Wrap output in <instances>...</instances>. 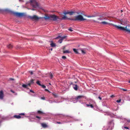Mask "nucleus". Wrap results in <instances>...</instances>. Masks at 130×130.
<instances>
[{"mask_svg": "<svg viewBox=\"0 0 130 130\" xmlns=\"http://www.w3.org/2000/svg\"><path fill=\"white\" fill-rule=\"evenodd\" d=\"M44 18L45 20H51L53 21H56L58 19H60L59 17L54 14H51L48 15H45Z\"/></svg>", "mask_w": 130, "mask_h": 130, "instance_id": "nucleus-1", "label": "nucleus"}, {"mask_svg": "<svg viewBox=\"0 0 130 130\" xmlns=\"http://www.w3.org/2000/svg\"><path fill=\"white\" fill-rule=\"evenodd\" d=\"M113 27L117 28L118 29L125 31L130 33V26H126L125 27L120 26L116 25H113Z\"/></svg>", "mask_w": 130, "mask_h": 130, "instance_id": "nucleus-2", "label": "nucleus"}, {"mask_svg": "<svg viewBox=\"0 0 130 130\" xmlns=\"http://www.w3.org/2000/svg\"><path fill=\"white\" fill-rule=\"evenodd\" d=\"M68 19L74 21H83L86 20V19H84L81 15H78L75 17L74 19L67 18Z\"/></svg>", "mask_w": 130, "mask_h": 130, "instance_id": "nucleus-3", "label": "nucleus"}, {"mask_svg": "<svg viewBox=\"0 0 130 130\" xmlns=\"http://www.w3.org/2000/svg\"><path fill=\"white\" fill-rule=\"evenodd\" d=\"M31 5L35 8L38 7V6L37 3L35 0H31L30 1Z\"/></svg>", "mask_w": 130, "mask_h": 130, "instance_id": "nucleus-4", "label": "nucleus"}, {"mask_svg": "<svg viewBox=\"0 0 130 130\" xmlns=\"http://www.w3.org/2000/svg\"><path fill=\"white\" fill-rule=\"evenodd\" d=\"M28 18L31 20H38L41 18H39L36 15H34L32 16H29Z\"/></svg>", "mask_w": 130, "mask_h": 130, "instance_id": "nucleus-5", "label": "nucleus"}, {"mask_svg": "<svg viewBox=\"0 0 130 130\" xmlns=\"http://www.w3.org/2000/svg\"><path fill=\"white\" fill-rule=\"evenodd\" d=\"M13 13L14 15L19 17H22L23 15V13H21L13 12Z\"/></svg>", "mask_w": 130, "mask_h": 130, "instance_id": "nucleus-6", "label": "nucleus"}, {"mask_svg": "<svg viewBox=\"0 0 130 130\" xmlns=\"http://www.w3.org/2000/svg\"><path fill=\"white\" fill-rule=\"evenodd\" d=\"M121 24L122 25H125L127 24V21L126 19H122L120 20Z\"/></svg>", "mask_w": 130, "mask_h": 130, "instance_id": "nucleus-7", "label": "nucleus"}, {"mask_svg": "<svg viewBox=\"0 0 130 130\" xmlns=\"http://www.w3.org/2000/svg\"><path fill=\"white\" fill-rule=\"evenodd\" d=\"M74 13L73 11H64L63 12V13L65 15H66L67 14H69L70 15H73V14Z\"/></svg>", "mask_w": 130, "mask_h": 130, "instance_id": "nucleus-8", "label": "nucleus"}, {"mask_svg": "<svg viewBox=\"0 0 130 130\" xmlns=\"http://www.w3.org/2000/svg\"><path fill=\"white\" fill-rule=\"evenodd\" d=\"M67 37V36H65L62 37H61L60 36H59L55 38V39H58L60 38L61 40H62V41L64 39H66Z\"/></svg>", "mask_w": 130, "mask_h": 130, "instance_id": "nucleus-9", "label": "nucleus"}, {"mask_svg": "<svg viewBox=\"0 0 130 130\" xmlns=\"http://www.w3.org/2000/svg\"><path fill=\"white\" fill-rule=\"evenodd\" d=\"M4 97V94L2 90L0 91V99H3Z\"/></svg>", "mask_w": 130, "mask_h": 130, "instance_id": "nucleus-10", "label": "nucleus"}, {"mask_svg": "<svg viewBox=\"0 0 130 130\" xmlns=\"http://www.w3.org/2000/svg\"><path fill=\"white\" fill-rule=\"evenodd\" d=\"M49 42L51 43L50 45L51 47H55L56 46V44L54 43L52 41H50Z\"/></svg>", "mask_w": 130, "mask_h": 130, "instance_id": "nucleus-11", "label": "nucleus"}, {"mask_svg": "<svg viewBox=\"0 0 130 130\" xmlns=\"http://www.w3.org/2000/svg\"><path fill=\"white\" fill-rule=\"evenodd\" d=\"M13 117L14 118L17 119H19L21 118V116H20L17 115L14 116Z\"/></svg>", "mask_w": 130, "mask_h": 130, "instance_id": "nucleus-12", "label": "nucleus"}, {"mask_svg": "<svg viewBox=\"0 0 130 130\" xmlns=\"http://www.w3.org/2000/svg\"><path fill=\"white\" fill-rule=\"evenodd\" d=\"M84 96L83 95H79L77 97H76L75 99L76 100H78L79 99H80L82 98H84Z\"/></svg>", "mask_w": 130, "mask_h": 130, "instance_id": "nucleus-13", "label": "nucleus"}, {"mask_svg": "<svg viewBox=\"0 0 130 130\" xmlns=\"http://www.w3.org/2000/svg\"><path fill=\"white\" fill-rule=\"evenodd\" d=\"M44 113H43L42 111L40 110H38L37 111V114H43Z\"/></svg>", "mask_w": 130, "mask_h": 130, "instance_id": "nucleus-14", "label": "nucleus"}, {"mask_svg": "<svg viewBox=\"0 0 130 130\" xmlns=\"http://www.w3.org/2000/svg\"><path fill=\"white\" fill-rule=\"evenodd\" d=\"M41 124L42 127L44 128H46L47 127V125L45 124L42 123Z\"/></svg>", "mask_w": 130, "mask_h": 130, "instance_id": "nucleus-15", "label": "nucleus"}, {"mask_svg": "<svg viewBox=\"0 0 130 130\" xmlns=\"http://www.w3.org/2000/svg\"><path fill=\"white\" fill-rule=\"evenodd\" d=\"M63 52L64 53H71V51H69L68 50L63 51Z\"/></svg>", "mask_w": 130, "mask_h": 130, "instance_id": "nucleus-16", "label": "nucleus"}, {"mask_svg": "<svg viewBox=\"0 0 130 130\" xmlns=\"http://www.w3.org/2000/svg\"><path fill=\"white\" fill-rule=\"evenodd\" d=\"M73 88L75 90H77L78 89L77 86V85H75L73 87Z\"/></svg>", "mask_w": 130, "mask_h": 130, "instance_id": "nucleus-17", "label": "nucleus"}, {"mask_svg": "<svg viewBox=\"0 0 130 130\" xmlns=\"http://www.w3.org/2000/svg\"><path fill=\"white\" fill-rule=\"evenodd\" d=\"M86 105L87 107H90L92 108H93L94 107L93 105L92 104L89 105L88 104H87Z\"/></svg>", "mask_w": 130, "mask_h": 130, "instance_id": "nucleus-18", "label": "nucleus"}, {"mask_svg": "<svg viewBox=\"0 0 130 130\" xmlns=\"http://www.w3.org/2000/svg\"><path fill=\"white\" fill-rule=\"evenodd\" d=\"M7 47L9 48H11L12 47V45L11 44H9L7 46Z\"/></svg>", "mask_w": 130, "mask_h": 130, "instance_id": "nucleus-19", "label": "nucleus"}, {"mask_svg": "<svg viewBox=\"0 0 130 130\" xmlns=\"http://www.w3.org/2000/svg\"><path fill=\"white\" fill-rule=\"evenodd\" d=\"M73 51L76 54H77L78 53V52L77 51V50L75 49V48H73Z\"/></svg>", "mask_w": 130, "mask_h": 130, "instance_id": "nucleus-20", "label": "nucleus"}, {"mask_svg": "<svg viewBox=\"0 0 130 130\" xmlns=\"http://www.w3.org/2000/svg\"><path fill=\"white\" fill-rule=\"evenodd\" d=\"M22 86L23 87L25 88L28 89L27 88V85H25V84H24L22 85Z\"/></svg>", "mask_w": 130, "mask_h": 130, "instance_id": "nucleus-21", "label": "nucleus"}, {"mask_svg": "<svg viewBox=\"0 0 130 130\" xmlns=\"http://www.w3.org/2000/svg\"><path fill=\"white\" fill-rule=\"evenodd\" d=\"M67 17L66 16V15H64L63 17H62V18L60 19H59L60 20H63V19H67Z\"/></svg>", "mask_w": 130, "mask_h": 130, "instance_id": "nucleus-22", "label": "nucleus"}, {"mask_svg": "<svg viewBox=\"0 0 130 130\" xmlns=\"http://www.w3.org/2000/svg\"><path fill=\"white\" fill-rule=\"evenodd\" d=\"M34 80L32 79L30 80L29 83L31 85L34 83Z\"/></svg>", "mask_w": 130, "mask_h": 130, "instance_id": "nucleus-23", "label": "nucleus"}, {"mask_svg": "<svg viewBox=\"0 0 130 130\" xmlns=\"http://www.w3.org/2000/svg\"><path fill=\"white\" fill-rule=\"evenodd\" d=\"M52 94L56 98L57 96V94L54 93H52Z\"/></svg>", "mask_w": 130, "mask_h": 130, "instance_id": "nucleus-24", "label": "nucleus"}, {"mask_svg": "<svg viewBox=\"0 0 130 130\" xmlns=\"http://www.w3.org/2000/svg\"><path fill=\"white\" fill-rule=\"evenodd\" d=\"M101 23L104 25H106L108 24V23L105 21L102 22H101Z\"/></svg>", "mask_w": 130, "mask_h": 130, "instance_id": "nucleus-25", "label": "nucleus"}, {"mask_svg": "<svg viewBox=\"0 0 130 130\" xmlns=\"http://www.w3.org/2000/svg\"><path fill=\"white\" fill-rule=\"evenodd\" d=\"M49 75L50 77L52 79L53 77V75L51 73H49Z\"/></svg>", "mask_w": 130, "mask_h": 130, "instance_id": "nucleus-26", "label": "nucleus"}, {"mask_svg": "<svg viewBox=\"0 0 130 130\" xmlns=\"http://www.w3.org/2000/svg\"><path fill=\"white\" fill-rule=\"evenodd\" d=\"M37 84L38 85H39L40 86H41V84L40 83V82L39 81H37L36 82Z\"/></svg>", "mask_w": 130, "mask_h": 130, "instance_id": "nucleus-27", "label": "nucleus"}, {"mask_svg": "<svg viewBox=\"0 0 130 130\" xmlns=\"http://www.w3.org/2000/svg\"><path fill=\"white\" fill-rule=\"evenodd\" d=\"M81 50V51L82 52V53H83L84 54H85V52L84 50Z\"/></svg>", "mask_w": 130, "mask_h": 130, "instance_id": "nucleus-28", "label": "nucleus"}, {"mask_svg": "<svg viewBox=\"0 0 130 130\" xmlns=\"http://www.w3.org/2000/svg\"><path fill=\"white\" fill-rule=\"evenodd\" d=\"M58 42H59L60 43H62V41L60 39L58 40Z\"/></svg>", "mask_w": 130, "mask_h": 130, "instance_id": "nucleus-29", "label": "nucleus"}, {"mask_svg": "<svg viewBox=\"0 0 130 130\" xmlns=\"http://www.w3.org/2000/svg\"><path fill=\"white\" fill-rule=\"evenodd\" d=\"M121 99H119V100H117L116 101V102L118 103H119L121 102Z\"/></svg>", "mask_w": 130, "mask_h": 130, "instance_id": "nucleus-30", "label": "nucleus"}, {"mask_svg": "<svg viewBox=\"0 0 130 130\" xmlns=\"http://www.w3.org/2000/svg\"><path fill=\"white\" fill-rule=\"evenodd\" d=\"M68 30L70 31H73V30L72 29V28L71 27L69 28L68 29Z\"/></svg>", "mask_w": 130, "mask_h": 130, "instance_id": "nucleus-31", "label": "nucleus"}, {"mask_svg": "<svg viewBox=\"0 0 130 130\" xmlns=\"http://www.w3.org/2000/svg\"><path fill=\"white\" fill-rule=\"evenodd\" d=\"M19 115H21V116H24L25 115V114L24 113H21L20 114H19Z\"/></svg>", "mask_w": 130, "mask_h": 130, "instance_id": "nucleus-32", "label": "nucleus"}, {"mask_svg": "<svg viewBox=\"0 0 130 130\" xmlns=\"http://www.w3.org/2000/svg\"><path fill=\"white\" fill-rule=\"evenodd\" d=\"M36 118L39 119V120H40L41 119V117H40L37 116H36Z\"/></svg>", "mask_w": 130, "mask_h": 130, "instance_id": "nucleus-33", "label": "nucleus"}, {"mask_svg": "<svg viewBox=\"0 0 130 130\" xmlns=\"http://www.w3.org/2000/svg\"><path fill=\"white\" fill-rule=\"evenodd\" d=\"M62 58L64 59H65L66 58V57L65 56H63L62 57Z\"/></svg>", "mask_w": 130, "mask_h": 130, "instance_id": "nucleus-34", "label": "nucleus"}, {"mask_svg": "<svg viewBox=\"0 0 130 130\" xmlns=\"http://www.w3.org/2000/svg\"><path fill=\"white\" fill-rule=\"evenodd\" d=\"M41 86L43 88H45L46 87L44 85H41V86Z\"/></svg>", "mask_w": 130, "mask_h": 130, "instance_id": "nucleus-35", "label": "nucleus"}, {"mask_svg": "<svg viewBox=\"0 0 130 130\" xmlns=\"http://www.w3.org/2000/svg\"><path fill=\"white\" fill-rule=\"evenodd\" d=\"M121 90H123V91H127V90L126 89H123V88H121Z\"/></svg>", "mask_w": 130, "mask_h": 130, "instance_id": "nucleus-36", "label": "nucleus"}, {"mask_svg": "<svg viewBox=\"0 0 130 130\" xmlns=\"http://www.w3.org/2000/svg\"><path fill=\"white\" fill-rule=\"evenodd\" d=\"M31 85V84H30V83H29L27 85V86H30Z\"/></svg>", "mask_w": 130, "mask_h": 130, "instance_id": "nucleus-37", "label": "nucleus"}, {"mask_svg": "<svg viewBox=\"0 0 130 130\" xmlns=\"http://www.w3.org/2000/svg\"><path fill=\"white\" fill-rule=\"evenodd\" d=\"M41 99L43 100H45V98L44 97H41Z\"/></svg>", "mask_w": 130, "mask_h": 130, "instance_id": "nucleus-38", "label": "nucleus"}, {"mask_svg": "<svg viewBox=\"0 0 130 130\" xmlns=\"http://www.w3.org/2000/svg\"><path fill=\"white\" fill-rule=\"evenodd\" d=\"M98 98L100 100H101L102 99V98L100 96H99L98 97Z\"/></svg>", "mask_w": 130, "mask_h": 130, "instance_id": "nucleus-39", "label": "nucleus"}, {"mask_svg": "<svg viewBox=\"0 0 130 130\" xmlns=\"http://www.w3.org/2000/svg\"><path fill=\"white\" fill-rule=\"evenodd\" d=\"M45 90L46 91H47L50 93V92L48 90H47V89H45Z\"/></svg>", "mask_w": 130, "mask_h": 130, "instance_id": "nucleus-40", "label": "nucleus"}, {"mask_svg": "<svg viewBox=\"0 0 130 130\" xmlns=\"http://www.w3.org/2000/svg\"><path fill=\"white\" fill-rule=\"evenodd\" d=\"M56 123H57V124H61V123L59 122H56Z\"/></svg>", "mask_w": 130, "mask_h": 130, "instance_id": "nucleus-41", "label": "nucleus"}, {"mask_svg": "<svg viewBox=\"0 0 130 130\" xmlns=\"http://www.w3.org/2000/svg\"><path fill=\"white\" fill-rule=\"evenodd\" d=\"M30 92H31L32 93H34V92L33 91L31 90H30Z\"/></svg>", "mask_w": 130, "mask_h": 130, "instance_id": "nucleus-42", "label": "nucleus"}, {"mask_svg": "<svg viewBox=\"0 0 130 130\" xmlns=\"http://www.w3.org/2000/svg\"><path fill=\"white\" fill-rule=\"evenodd\" d=\"M114 97V95H112L110 96V97L111 98H113Z\"/></svg>", "mask_w": 130, "mask_h": 130, "instance_id": "nucleus-43", "label": "nucleus"}, {"mask_svg": "<svg viewBox=\"0 0 130 130\" xmlns=\"http://www.w3.org/2000/svg\"><path fill=\"white\" fill-rule=\"evenodd\" d=\"M30 73L31 75H32L33 74L32 72V71H30Z\"/></svg>", "mask_w": 130, "mask_h": 130, "instance_id": "nucleus-44", "label": "nucleus"}, {"mask_svg": "<svg viewBox=\"0 0 130 130\" xmlns=\"http://www.w3.org/2000/svg\"><path fill=\"white\" fill-rule=\"evenodd\" d=\"M124 127L126 129H129V128L128 127Z\"/></svg>", "mask_w": 130, "mask_h": 130, "instance_id": "nucleus-45", "label": "nucleus"}, {"mask_svg": "<svg viewBox=\"0 0 130 130\" xmlns=\"http://www.w3.org/2000/svg\"><path fill=\"white\" fill-rule=\"evenodd\" d=\"M10 79L11 80H14V79L12 78H10Z\"/></svg>", "mask_w": 130, "mask_h": 130, "instance_id": "nucleus-46", "label": "nucleus"}, {"mask_svg": "<svg viewBox=\"0 0 130 130\" xmlns=\"http://www.w3.org/2000/svg\"><path fill=\"white\" fill-rule=\"evenodd\" d=\"M11 91L13 93H14V92L12 90H11Z\"/></svg>", "mask_w": 130, "mask_h": 130, "instance_id": "nucleus-47", "label": "nucleus"}, {"mask_svg": "<svg viewBox=\"0 0 130 130\" xmlns=\"http://www.w3.org/2000/svg\"><path fill=\"white\" fill-rule=\"evenodd\" d=\"M50 50L51 51H52L53 50V48H51L50 49Z\"/></svg>", "mask_w": 130, "mask_h": 130, "instance_id": "nucleus-48", "label": "nucleus"}, {"mask_svg": "<svg viewBox=\"0 0 130 130\" xmlns=\"http://www.w3.org/2000/svg\"><path fill=\"white\" fill-rule=\"evenodd\" d=\"M65 47L64 46V47H63V50H64V49H65Z\"/></svg>", "mask_w": 130, "mask_h": 130, "instance_id": "nucleus-49", "label": "nucleus"}, {"mask_svg": "<svg viewBox=\"0 0 130 130\" xmlns=\"http://www.w3.org/2000/svg\"><path fill=\"white\" fill-rule=\"evenodd\" d=\"M127 121L128 122H130V120H128V121Z\"/></svg>", "mask_w": 130, "mask_h": 130, "instance_id": "nucleus-50", "label": "nucleus"}, {"mask_svg": "<svg viewBox=\"0 0 130 130\" xmlns=\"http://www.w3.org/2000/svg\"><path fill=\"white\" fill-rule=\"evenodd\" d=\"M88 17H91V16H88Z\"/></svg>", "mask_w": 130, "mask_h": 130, "instance_id": "nucleus-51", "label": "nucleus"}, {"mask_svg": "<svg viewBox=\"0 0 130 130\" xmlns=\"http://www.w3.org/2000/svg\"><path fill=\"white\" fill-rule=\"evenodd\" d=\"M32 10H35V9H32Z\"/></svg>", "mask_w": 130, "mask_h": 130, "instance_id": "nucleus-52", "label": "nucleus"}, {"mask_svg": "<svg viewBox=\"0 0 130 130\" xmlns=\"http://www.w3.org/2000/svg\"><path fill=\"white\" fill-rule=\"evenodd\" d=\"M129 83H130V80L129 81Z\"/></svg>", "mask_w": 130, "mask_h": 130, "instance_id": "nucleus-53", "label": "nucleus"}, {"mask_svg": "<svg viewBox=\"0 0 130 130\" xmlns=\"http://www.w3.org/2000/svg\"><path fill=\"white\" fill-rule=\"evenodd\" d=\"M121 12H122V11H122V10H121Z\"/></svg>", "mask_w": 130, "mask_h": 130, "instance_id": "nucleus-54", "label": "nucleus"}]
</instances>
